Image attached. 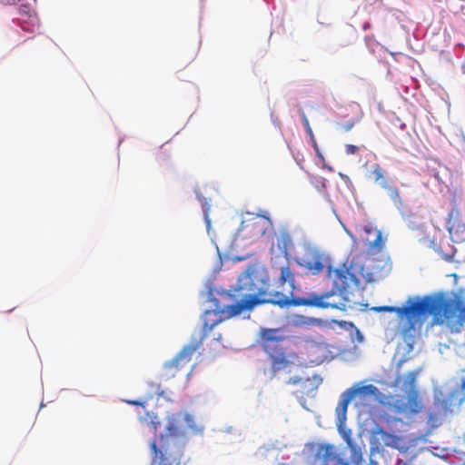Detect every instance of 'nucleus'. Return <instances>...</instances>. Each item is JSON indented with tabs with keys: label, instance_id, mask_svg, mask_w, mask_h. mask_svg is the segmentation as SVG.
Masks as SVG:
<instances>
[{
	"label": "nucleus",
	"instance_id": "nucleus-4",
	"mask_svg": "<svg viewBox=\"0 0 465 465\" xmlns=\"http://www.w3.org/2000/svg\"><path fill=\"white\" fill-rule=\"evenodd\" d=\"M270 294H279L288 301L287 304L278 305L280 308L291 306H311L322 309L332 308L340 311H345L347 308V299L342 292L337 293L335 291L323 292L322 294L311 293L308 297L291 298L282 292L270 291Z\"/></svg>",
	"mask_w": 465,
	"mask_h": 465
},
{
	"label": "nucleus",
	"instance_id": "nucleus-29",
	"mask_svg": "<svg viewBox=\"0 0 465 465\" xmlns=\"http://www.w3.org/2000/svg\"><path fill=\"white\" fill-rule=\"evenodd\" d=\"M461 390L465 393V380H463L461 382Z\"/></svg>",
	"mask_w": 465,
	"mask_h": 465
},
{
	"label": "nucleus",
	"instance_id": "nucleus-28",
	"mask_svg": "<svg viewBox=\"0 0 465 465\" xmlns=\"http://www.w3.org/2000/svg\"><path fill=\"white\" fill-rule=\"evenodd\" d=\"M300 115L303 124V126L305 128V131L311 127L309 120L305 114V113L302 110H300Z\"/></svg>",
	"mask_w": 465,
	"mask_h": 465
},
{
	"label": "nucleus",
	"instance_id": "nucleus-6",
	"mask_svg": "<svg viewBox=\"0 0 465 465\" xmlns=\"http://www.w3.org/2000/svg\"><path fill=\"white\" fill-rule=\"evenodd\" d=\"M311 450V465H348V462L340 458L334 445L313 444Z\"/></svg>",
	"mask_w": 465,
	"mask_h": 465
},
{
	"label": "nucleus",
	"instance_id": "nucleus-30",
	"mask_svg": "<svg viewBox=\"0 0 465 465\" xmlns=\"http://www.w3.org/2000/svg\"><path fill=\"white\" fill-rule=\"evenodd\" d=\"M367 232H371V229H367L366 230Z\"/></svg>",
	"mask_w": 465,
	"mask_h": 465
},
{
	"label": "nucleus",
	"instance_id": "nucleus-15",
	"mask_svg": "<svg viewBox=\"0 0 465 465\" xmlns=\"http://www.w3.org/2000/svg\"><path fill=\"white\" fill-rule=\"evenodd\" d=\"M350 392H352L351 396L353 400L359 398L361 401H367L370 398H377L380 394L379 389L372 385L354 386L348 389Z\"/></svg>",
	"mask_w": 465,
	"mask_h": 465
},
{
	"label": "nucleus",
	"instance_id": "nucleus-17",
	"mask_svg": "<svg viewBox=\"0 0 465 465\" xmlns=\"http://www.w3.org/2000/svg\"><path fill=\"white\" fill-rule=\"evenodd\" d=\"M419 372L417 371H412L408 372L405 378L401 376H398L395 379V384H401L402 390L411 391L415 389L416 380Z\"/></svg>",
	"mask_w": 465,
	"mask_h": 465
},
{
	"label": "nucleus",
	"instance_id": "nucleus-10",
	"mask_svg": "<svg viewBox=\"0 0 465 465\" xmlns=\"http://www.w3.org/2000/svg\"><path fill=\"white\" fill-rule=\"evenodd\" d=\"M371 175L374 183H378L381 188L386 190L390 198L394 203H401V196L398 188L393 185L386 175V172L380 164H374L371 170Z\"/></svg>",
	"mask_w": 465,
	"mask_h": 465
},
{
	"label": "nucleus",
	"instance_id": "nucleus-27",
	"mask_svg": "<svg viewBox=\"0 0 465 465\" xmlns=\"http://www.w3.org/2000/svg\"><path fill=\"white\" fill-rule=\"evenodd\" d=\"M306 133H307V134L310 136L311 141H312V145H313L314 149L318 152V151H319V149H318V144H317L316 139H315V137H314V134H313V132H312V127H310L309 129H307V130H306Z\"/></svg>",
	"mask_w": 465,
	"mask_h": 465
},
{
	"label": "nucleus",
	"instance_id": "nucleus-13",
	"mask_svg": "<svg viewBox=\"0 0 465 465\" xmlns=\"http://www.w3.org/2000/svg\"><path fill=\"white\" fill-rule=\"evenodd\" d=\"M304 266L313 274L320 273L324 268H327L328 271L329 267H331L329 257L319 252H312L305 261Z\"/></svg>",
	"mask_w": 465,
	"mask_h": 465
},
{
	"label": "nucleus",
	"instance_id": "nucleus-16",
	"mask_svg": "<svg viewBox=\"0 0 465 465\" xmlns=\"http://www.w3.org/2000/svg\"><path fill=\"white\" fill-rule=\"evenodd\" d=\"M386 239L383 238L382 233L379 230H375V239L369 242L367 253L368 255H375L382 251L385 247Z\"/></svg>",
	"mask_w": 465,
	"mask_h": 465
},
{
	"label": "nucleus",
	"instance_id": "nucleus-8",
	"mask_svg": "<svg viewBox=\"0 0 465 465\" xmlns=\"http://www.w3.org/2000/svg\"><path fill=\"white\" fill-rule=\"evenodd\" d=\"M401 439L400 436L386 431L382 427L377 425L371 430V445L379 450L381 447H391L399 449Z\"/></svg>",
	"mask_w": 465,
	"mask_h": 465
},
{
	"label": "nucleus",
	"instance_id": "nucleus-14",
	"mask_svg": "<svg viewBox=\"0 0 465 465\" xmlns=\"http://www.w3.org/2000/svg\"><path fill=\"white\" fill-rule=\"evenodd\" d=\"M153 453L152 465H179V459L169 452L168 450H160L155 441L150 444Z\"/></svg>",
	"mask_w": 465,
	"mask_h": 465
},
{
	"label": "nucleus",
	"instance_id": "nucleus-21",
	"mask_svg": "<svg viewBox=\"0 0 465 465\" xmlns=\"http://www.w3.org/2000/svg\"><path fill=\"white\" fill-rule=\"evenodd\" d=\"M140 421L151 425L154 432L157 430L160 421L153 412H146L143 416H140Z\"/></svg>",
	"mask_w": 465,
	"mask_h": 465
},
{
	"label": "nucleus",
	"instance_id": "nucleus-7",
	"mask_svg": "<svg viewBox=\"0 0 465 465\" xmlns=\"http://www.w3.org/2000/svg\"><path fill=\"white\" fill-rule=\"evenodd\" d=\"M391 268L392 264L389 255L381 253L378 258L372 259L370 272H364L363 268H361V275L368 282H376L389 275Z\"/></svg>",
	"mask_w": 465,
	"mask_h": 465
},
{
	"label": "nucleus",
	"instance_id": "nucleus-9",
	"mask_svg": "<svg viewBox=\"0 0 465 465\" xmlns=\"http://www.w3.org/2000/svg\"><path fill=\"white\" fill-rule=\"evenodd\" d=\"M423 409L422 399L417 390L409 391L407 401L398 400L394 402V410L399 414H417Z\"/></svg>",
	"mask_w": 465,
	"mask_h": 465
},
{
	"label": "nucleus",
	"instance_id": "nucleus-1",
	"mask_svg": "<svg viewBox=\"0 0 465 465\" xmlns=\"http://www.w3.org/2000/svg\"><path fill=\"white\" fill-rule=\"evenodd\" d=\"M270 279L267 272L261 266L252 264L239 276L236 291L239 292L241 301L230 305H221L215 300V308L206 310L203 314V329L199 339H193L170 361L165 363L168 369L183 368L192 360L193 354L200 348L203 339L222 322L240 314L245 310H251L256 305L271 303L284 305L288 301L279 294H270Z\"/></svg>",
	"mask_w": 465,
	"mask_h": 465
},
{
	"label": "nucleus",
	"instance_id": "nucleus-3",
	"mask_svg": "<svg viewBox=\"0 0 465 465\" xmlns=\"http://www.w3.org/2000/svg\"><path fill=\"white\" fill-rule=\"evenodd\" d=\"M276 329H264L262 331V348L271 360L272 375L286 369L291 364L290 355L283 345L285 338L278 335Z\"/></svg>",
	"mask_w": 465,
	"mask_h": 465
},
{
	"label": "nucleus",
	"instance_id": "nucleus-25",
	"mask_svg": "<svg viewBox=\"0 0 465 465\" xmlns=\"http://www.w3.org/2000/svg\"><path fill=\"white\" fill-rule=\"evenodd\" d=\"M36 15L31 11V8L27 5H21L18 8V17H28L29 15Z\"/></svg>",
	"mask_w": 465,
	"mask_h": 465
},
{
	"label": "nucleus",
	"instance_id": "nucleus-24",
	"mask_svg": "<svg viewBox=\"0 0 465 465\" xmlns=\"http://www.w3.org/2000/svg\"><path fill=\"white\" fill-rule=\"evenodd\" d=\"M427 422L432 428H436L440 425V420L439 415L433 412L429 413Z\"/></svg>",
	"mask_w": 465,
	"mask_h": 465
},
{
	"label": "nucleus",
	"instance_id": "nucleus-18",
	"mask_svg": "<svg viewBox=\"0 0 465 465\" xmlns=\"http://www.w3.org/2000/svg\"><path fill=\"white\" fill-rule=\"evenodd\" d=\"M17 21L20 27L25 32L34 33L39 28V19L36 15L28 17H17Z\"/></svg>",
	"mask_w": 465,
	"mask_h": 465
},
{
	"label": "nucleus",
	"instance_id": "nucleus-26",
	"mask_svg": "<svg viewBox=\"0 0 465 465\" xmlns=\"http://www.w3.org/2000/svg\"><path fill=\"white\" fill-rule=\"evenodd\" d=\"M344 149H345L346 154H348V155L357 154L360 151V148L353 144H346Z\"/></svg>",
	"mask_w": 465,
	"mask_h": 465
},
{
	"label": "nucleus",
	"instance_id": "nucleus-5",
	"mask_svg": "<svg viewBox=\"0 0 465 465\" xmlns=\"http://www.w3.org/2000/svg\"><path fill=\"white\" fill-rule=\"evenodd\" d=\"M328 277L332 281L334 288L341 292H346L351 287H359L362 277L361 275V268L358 270L355 266L351 265L350 268L329 267Z\"/></svg>",
	"mask_w": 465,
	"mask_h": 465
},
{
	"label": "nucleus",
	"instance_id": "nucleus-11",
	"mask_svg": "<svg viewBox=\"0 0 465 465\" xmlns=\"http://www.w3.org/2000/svg\"><path fill=\"white\" fill-rule=\"evenodd\" d=\"M270 220L265 216L254 215L242 222L241 229L246 231L251 236H262L270 224Z\"/></svg>",
	"mask_w": 465,
	"mask_h": 465
},
{
	"label": "nucleus",
	"instance_id": "nucleus-12",
	"mask_svg": "<svg viewBox=\"0 0 465 465\" xmlns=\"http://www.w3.org/2000/svg\"><path fill=\"white\" fill-rule=\"evenodd\" d=\"M183 435V433L180 429L177 418L174 416L170 417L167 421L165 434L161 435L160 450H168L169 441H173Z\"/></svg>",
	"mask_w": 465,
	"mask_h": 465
},
{
	"label": "nucleus",
	"instance_id": "nucleus-19",
	"mask_svg": "<svg viewBox=\"0 0 465 465\" xmlns=\"http://www.w3.org/2000/svg\"><path fill=\"white\" fill-rule=\"evenodd\" d=\"M351 394L352 392H350L349 390L341 393V401L336 408V412L340 418H345L348 405L353 400Z\"/></svg>",
	"mask_w": 465,
	"mask_h": 465
},
{
	"label": "nucleus",
	"instance_id": "nucleus-22",
	"mask_svg": "<svg viewBox=\"0 0 465 465\" xmlns=\"http://www.w3.org/2000/svg\"><path fill=\"white\" fill-rule=\"evenodd\" d=\"M280 282L282 284H284L286 282H289L292 286H293L294 283V276L292 272L291 271L290 267L288 265L282 266L281 268V274H280Z\"/></svg>",
	"mask_w": 465,
	"mask_h": 465
},
{
	"label": "nucleus",
	"instance_id": "nucleus-23",
	"mask_svg": "<svg viewBox=\"0 0 465 465\" xmlns=\"http://www.w3.org/2000/svg\"><path fill=\"white\" fill-rule=\"evenodd\" d=\"M361 118H354L346 123H339L338 125L344 132H350L359 122Z\"/></svg>",
	"mask_w": 465,
	"mask_h": 465
},
{
	"label": "nucleus",
	"instance_id": "nucleus-20",
	"mask_svg": "<svg viewBox=\"0 0 465 465\" xmlns=\"http://www.w3.org/2000/svg\"><path fill=\"white\" fill-rule=\"evenodd\" d=\"M149 385L152 388V392L148 395V397L146 399H144L143 401H126V402L131 405L144 407L147 401L149 399H152L153 397V395L160 396L163 394V391H161L160 384L154 383V382H150Z\"/></svg>",
	"mask_w": 465,
	"mask_h": 465
},
{
	"label": "nucleus",
	"instance_id": "nucleus-2",
	"mask_svg": "<svg viewBox=\"0 0 465 465\" xmlns=\"http://www.w3.org/2000/svg\"><path fill=\"white\" fill-rule=\"evenodd\" d=\"M377 312H395L406 319L407 331H414L421 324L422 318L432 316L433 322L444 325L451 332H460L465 323V289L460 288L450 295L438 293L422 298L410 297L401 307L378 306L371 309Z\"/></svg>",
	"mask_w": 465,
	"mask_h": 465
}]
</instances>
